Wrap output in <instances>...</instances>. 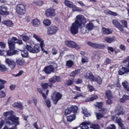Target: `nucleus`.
I'll use <instances>...</instances> for the list:
<instances>
[{"mask_svg": "<svg viewBox=\"0 0 129 129\" xmlns=\"http://www.w3.org/2000/svg\"><path fill=\"white\" fill-rule=\"evenodd\" d=\"M74 23L78 25V26L81 27L82 25L86 24V19H85L83 15H79L76 16V20Z\"/></svg>", "mask_w": 129, "mask_h": 129, "instance_id": "obj_2", "label": "nucleus"}, {"mask_svg": "<svg viewBox=\"0 0 129 129\" xmlns=\"http://www.w3.org/2000/svg\"><path fill=\"white\" fill-rule=\"evenodd\" d=\"M105 14L106 15H110V16H113L114 17L117 16V14L115 12H113L109 10H106L104 11Z\"/></svg>", "mask_w": 129, "mask_h": 129, "instance_id": "obj_29", "label": "nucleus"}, {"mask_svg": "<svg viewBox=\"0 0 129 129\" xmlns=\"http://www.w3.org/2000/svg\"><path fill=\"white\" fill-rule=\"evenodd\" d=\"M16 13L19 16H23L26 13V6L24 5L20 4L16 7Z\"/></svg>", "mask_w": 129, "mask_h": 129, "instance_id": "obj_4", "label": "nucleus"}, {"mask_svg": "<svg viewBox=\"0 0 129 129\" xmlns=\"http://www.w3.org/2000/svg\"><path fill=\"white\" fill-rule=\"evenodd\" d=\"M105 95L107 98H112V94L110 90H108L106 91Z\"/></svg>", "mask_w": 129, "mask_h": 129, "instance_id": "obj_37", "label": "nucleus"}, {"mask_svg": "<svg viewBox=\"0 0 129 129\" xmlns=\"http://www.w3.org/2000/svg\"><path fill=\"white\" fill-rule=\"evenodd\" d=\"M25 48L26 49V50H27V51L30 52V53H33V47L31 46V45H29L28 44L26 45L25 46Z\"/></svg>", "mask_w": 129, "mask_h": 129, "instance_id": "obj_39", "label": "nucleus"}, {"mask_svg": "<svg viewBox=\"0 0 129 129\" xmlns=\"http://www.w3.org/2000/svg\"><path fill=\"white\" fill-rule=\"evenodd\" d=\"M13 107H17L20 110L24 109V107H23V104L21 102H15L13 104Z\"/></svg>", "mask_w": 129, "mask_h": 129, "instance_id": "obj_24", "label": "nucleus"}, {"mask_svg": "<svg viewBox=\"0 0 129 129\" xmlns=\"http://www.w3.org/2000/svg\"><path fill=\"white\" fill-rule=\"evenodd\" d=\"M33 38L35 39L37 42L40 43V46L41 47L43 46H45L44 41L42 39V38H41V36L40 35H38L36 34H34L33 35Z\"/></svg>", "mask_w": 129, "mask_h": 129, "instance_id": "obj_11", "label": "nucleus"}, {"mask_svg": "<svg viewBox=\"0 0 129 129\" xmlns=\"http://www.w3.org/2000/svg\"><path fill=\"white\" fill-rule=\"evenodd\" d=\"M81 61L83 63H87L88 62V58L86 57H82Z\"/></svg>", "mask_w": 129, "mask_h": 129, "instance_id": "obj_53", "label": "nucleus"}, {"mask_svg": "<svg viewBox=\"0 0 129 129\" xmlns=\"http://www.w3.org/2000/svg\"><path fill=\"white\" fill-rule=\"evenodd\" d=\"M43 24L45 27L51 26V21L49 19H44L43 21Z\"/></svg>", "mask_w": 129, "mask_h": 129, "instance_id": "obj_33", "label": "nucleus"}, {"mask_svg": "<svg viewBox=\"0 0 129 129\" xmlns=\"http://www.w3.org/2000/svg\"><path fill=\"white\" fill-rule=\"evenodd\" d=\"M76 118V116L75 114L70 115L67 117L68 121H73Z\"/></svg>", "mask_w": 129, "mask_h": 129, "instance_id": "obj_32", "label": "nucleus"}, {"mask_svg": "<svg viewBox=\"0 0 129 129\" xmlns=\"http://www.w3.org/2000/svg\"><path fill=\"white\" fill-rule=\"evenodd\" d=\"M98 98V96L97 95H94L90 98V101H93V100H95V99H97Z\"/></svg>", "mask_w": 129, "mask_h": 129, "instance_id": "obj_58", "label": "nucleus"}, {"mask_svg": "<svg viewBox=\"0 0 129 129\" xmlns=\"http://www.w3.org/2000/svg\"><path fill=\"white\" fill-rule=\"evenodd\" d=\"M19 51L17 50L12 51V50H9L6 51V54L7 56H13L14 55H18Z\"/></svg>", "mask_w": 129, "mask_h": 129, "instance_id": "obj_19", "label": "nucleus"}, {"mask_svg": "<svg viewBox=\"0 0 129 129\" xmlns=\"http://www.w3.org/2000/svg\"><path fill=\"white\" fill-rule=\"evenodd\" d=\"M78 97H84V96H83L82 93H80L77 95L75 97H74V99H77Z\"/></svg>", "mask_w": 129, "mask_h": 129, "instance_id": "obj_61", "label": "nucleus"}, {"mask_svg": "<svg viewBox=\"0 0 129 129\" xmlns=\"http://www.w3.org/2000/svg\"><path fill=\"white\" fill-rule=\"evenodd\" d=\"M44 71L46 74H50L52 72H55V68L53 66L49 65L44 69Z\"/></svg>", "mask_w": 129, "mask_h": 129, "instance_id": "obj_13", "label": "nucleus"}, {"mask_svg": "<svg viewBox=\"0 0 129 129\" xmlns=\"http://www.w3.org/2000/svg\"><path fill=\"white\" fill-rule=\"evenodd\" d=\"M91 128H93V129H99V125L98 124H91L90 126Z\"/></svg>", "mask_w": 129, "mask_h": 129, "instance_id": "obj_49", "label": "nucleus"}, {"mask_svg": "<svg viewBox=\"0 0 129 129\" xmlns=\"http://www.w3.org/2000/svg\"><path fill=\"white\" fill-rule=\"evenodd\" d=\"M8 10V7L5 5L0 6V15L2 16H8L9 14Z\"/></svg>", "mask_w": 129, "mask_h": 129, "instance_id": "obj_12", "label": "nucleus"}, {"mask_svg": "<svg viewBox=\"0 0 129 129\" xmlns=\"http://www.w3.org/2000/svg\"><path fill=\"white\" fill-rule=\"evenodd\" d=\"M65 44L68 47H70V48H74L75 46V42L72 41H66Z\"/></svg>", "mask_w": 129, "mask_h": 129, "instance_id": "obj_30", "label": "nucleus"}, {"mask_svg": "<svg viewBox=\"0 0 129 129\" xmlns=\"http://www.w3.org/2000/svg\"><path fill=\"white\" fill-rule=\"evenodd\" d=\"M71 107L66 109L64 111V114L66 115H68V114H70L71 113Z\"/></svg>", "mask_w": 129, "mask_h": 129, "instance_id": "obj_48", "label": "nucleus"}, {"mask_svg": "<svg viewBox=\"0 0 129 129\" xmlns=\"http://www.w3.org/2000/svg\"><path fill=\"white\" fill-rule=\"evenodd\" d=\"M116 122L118 123V125L120 126L121 127V129H125V127L124 126H123V124H122V121L121 120V119L120 118H116Z\"/></svg>", "mask_w": 129, "mask_h": 129, "instance_id": "obj_25", "label": "nucleus"}, {"mask_svg": "<svg viewBox=\"0 0 129 129\" xmlns=\"http://www.w3.org/2000/svg\"><path fill=\"white\" fill-rule=\"evenodd\" d=\"M6 42H0V47L1 49H5L6 48Z\"/></svg>", "mask_w": 129, "mask_h": 129, "instance_id": "obj_55", "label": "nucleus"}, {"mask_svg": "<svg viewBox=\"0 0 129 129\" xmlns=\"http://www.w3.org/2000/svg\"><path fill=\"white\" fill-rule=\"evenodd\" d=\"M0 70L1 71H3V72H5V71H7L8 70V68L6 67V66L4 64H1L0 66Z\"/></svg>", "mask_w": 129, "mask_h": 129, "instance_id": "obj_41", "label": "nucleus"}, {"mask_svg": "<svg viewBox=\"0 0 129 129\" xmlns=\"http://www.w3.org/2000/svg\"><path fill=\"white\" fill-rule=\"evenodd\" d=\"M112 98H107V100L106 101V104L110 105L112 103Z\"/></svg>", "mask_w": 129, "mask_h": 129, "instance_id": "obj_63", "label": "nucleus"}, {"mask_svg": "<svg viewBox=\"0 0 129 129\" xmlns=\"http://www.w3.org/2000/svg\"><path fill=\"white\" fill-rule=\"evenodd\" d=\"M6 93L3 91H0V97L1 98H3L4 97H6Z\"/></svg>", "mask_w": 129, "mask_h": 129, "instance_id": "obj_54", "label": "nucleus"}, {"mask_svg": "<svg viewBox=\"0 0 129 129\" xmlns=\"http://www.w3.org/2000/svg\"><path fill=\"white\" fill-rule=\"evenodd\" d=\"M20 37L21 38V39L24 41V42H26V43H28L30 41V37L29 36L22 34L20 35Z\"/></svg>", "mask_w": 129, "mask_h": 129, "instance_id": "obj_26", "label": "nucleus"}, {"mask_svg": "<svg viewBox=\"0 0 129 129\" xmlns=\"http://www.w3.org/2000/svg\"><path fill=\"white\" fill-rule=\"evenodd\" d=\"M40 44L39 43L36 44L34 45L33 53H39L40 52Z\"/></svg>", "mask_w": 129, "mask_h": 129, "instance_id": "obj_28", "label": "nucleus"}, {"mask_svg": "<svg viewBox=\"0 0 129 129\" xmlns=\"http://www.w3.org/2000/svg\"><path fill=\"white\" fill-rule=\"evenodd\" d=\"M99 111L100 112V113L103 114V115L104 114H105V113H107V112H108V110H107V109L104 108L100 109L99 110Z\"/></svg>", "mask_w": 129, "mask_h": 129, "instance_id": "obj_46", "label": "nucleus"}, {"mask_svg": "<svg viewBox=\"0 0 129 129\" xmlns=\"http://www.w3.org/2000/svg\"><path fill=\"white\" fill-rule=\"evenodd\" d=\"M5 117L6 118L5 119L6 123L7 124H15V125H18L20 124V121H19V117L15 116L14 115V112L13 111H9L5 112L3 113Z\"/></svg>", "mask_w": 129, "mask_h": 129, "instance_id": "obj_1", "label": "nucleus"}, {"mask_svg": "<svg viewBox=\"0 0 129 129\" xmlns=\"http://www.w3.org/2000/svg\"><path fill=\"white\" fill-rule=\"evenodd\" d=\"M85 78L86 79H90L91 81H95V78L94 77V76H93L92 73L90 72L86 73L85 75Z\"/></svg>", "mask_w": 129, "mask_h": 129, "instance_id": "obj_17", "label": "nucleus"}, {"mask_svg": "<svg viewBox=\"0 0 129 129\" xmlns=\"http://www.w3.org/2000/svg\"><path fill=\"white\" fill-rule=\"evenodd\" d=\"M54 79L56 82H59L62 80V79L58 76H54Z\"/></svg>", "mask_w": 129, "mask_h": 129, "instance_id": "obj_62", "label": "nucleus"}, {"mask_svg": "<svg viewBox=\"0 0 129 129\" xmlns=\"http://www.w3.org/2000/svg\"><path fill=\"white\" fill-rule=\"evenodd\" d=\"M125 62H128V64H127V69H125V68H124V67H122L118 71L119 75H123V74H124V73H126V72H129V56H127L123 61V63H125Z\"/></svg>", "mask_w": 129, "mask_h": 129, "instance_id": "obj_5", "label": "nucleus"}, {"mask_svg": "<svg viewBox=\"0 0 129 129\" xmlns=\"http://www.w3.org/2000/svg\"><path fill=\"white\" fill-rule=\"evenodd\" d=\"M96 82L98 84H101V83H102V79L99 77H98L96 80Z\"/></svg>", "mask_w": 129, "mask_h": 129, "instance_id": "obj_52", "label": "nucleus"}, {"mask_svg": "<svg viewBox=\"0 0 129 129\" xmlns=\"http://www.w3.org/2000/svg\"><path fill=\"white\" fill-rule=\"evenodd\" d=\"M86 29L88 30V31H91L93 30V29H94V24L93 23L90 22L89 23L86 24Z\"/></svg>", "mask_w": 129, "mask_h": 129, "instance_id": "obj_23", "label": "nucleus"}, {"mask_svg": "<svg viewBox=\"0 0 129 129\" xmlns=\"http://www.w3.org/2000/svg\"><path fill=\"white\" fill-rule=\"evenodd\" d=\"M79 73H80V70L79 69L73 72L71 74V76L72 77H75V76H76L77 74H79Z\"/></svg>", "mask_w": 129, "mask_h": 129, "instance_id": "obj_36", "label": "nucleus"}, {"mask_svg": "<svg viewBox=\"0 0 129 129\" xmlns=\"http://www.w3.org/2000/svg\"><path fill=\"white\" fill-rule=\"evenodd\" d=\"M45 102L47 107H51V102L50 100H49V99L45 100Z\"/></svg>", "mask_w": 129, "mask_h": 129, "instance_id": "obj_60", "label": "nucleus"}, {"mask_svg": "<svg viewBox=\"0 0 129 129\" xmlns=\"http://www.w3.org/2000/svg\"><path fill=\"white\" fill-rule=\"evenodd\" d=\"M15 44L16 43H8L10 50H15V49H16V46H15Z\"/></svg>", "mask_w": 129, "mask_h": 129, "instance_id": "obj_47", "label": "nucleus"}, {"mask_svg": "<svg viewBox=\"0 0 129 129\" xmlns=\"http://www.w3.org/2000/svg\"><path fill=\"white\" fill-rule=\"evenodd\" d=\"M2 24L7 27H13L14 25V23L11 20H4L2 22Z\"/></svg>", "mask_w": 129, "mask_h": 129, "instance_id": "obj_22", "label": "nucleus"}, {"mask_svg": "<svg viewBox=\"0 0 129 129\" xmlns=\"http://www.w3.org/2000/svg\"><path fill=\"white\" fill-rule=\"evenodd\" d=\"M121 23L122 24V26L124 28H127V22L124 21V20H121Z\"/></svg>", "mask_w": 129, "mask_h": 129, "instance_id": "obj_45", "label": "nucleus"}, {"mask_svg": "<svg viewBox=\"0 0 129 129\" xmlns=\"http://www.w3.org/2000/svg\"><path fill=\"white\" fill-rule=\"evenodd\" d=\"M102 32L103 35H109L112 33V30L105 27H102Z\"/></svg>", "mask_w": 129, "mask_h": 129, "instance_id": "obj_21", "label": "nucleus"}, {"mask_svg": "<svg viewBox=\"0 0 129 129\" xmlns=\"http://www.w3.org/2000/svg\"><path fill=\"white\" fill-rule=\"evenodd\" d=\"M83 113H84L85 116H86V117H88V116H90V113H88V112H87V109H85L84 110H83Z\"/></svg>", "mask_w": 129, "mask_h": 129, "instance_id": "obj_51", "label": "nucleus"}, {"mask_svg": "<svg viewBox=\"0 0 129 129\" xmlns=\"http://www.w3.org/2000/svg\"><path fill=\"white\" fill-rule=\"evenodd\" d=\"M41 86L43 89H47V88L49 87V84L48 83L41 84Z\"/></svg>", "mask_w": 129, "mask_h": 129, "instance_id": "obj_50", "label": "nucleus"}, {"mask_svg": "<svg viewBox=\"0 0 129 129\" xmlns=\"http://www.w3.org/2000/svg\"><path fill=\"white\" fill-rule=\"evenodd\" d=\"M45 15L46 17H54L55 16V10L53 9H48L46 11Z\"/></svg>", "mask_w": 129, "mask_h": 129, "instance_id": "obj_16", "label": "nucleus"}, {"mask_svg": "<svg viewBox=\"0 0 129 129\" xmlns=\"http://www.w3.org/2000/svg\"><path fill=\"white\" fill-rule=\"evenodd\" d=\"M64 5L67 6V7H68V8H71L73 9V12H83V10L76 7V6L73 5V3L70 1L65 0Z\"/></svg>", "mask_w": 129, "mask_h": 129, "instance_id": "obj_3", "label": "nucleus"}, {"mask_svg": "<svg viewBox=\"0 0 129 129\" xmlns=\"http://www.w3.org/2000/svg\"><path fill=\"white\" fill-rule=\"evenodd\" d=\"M57 31H58V27L51 26L48 28L47 34L48 35H54V34L57 33Z\"/></svg>", "mask_w": 129, "mask_h": 129, "instance_id": "obj_10", "label": "nucleus"}, {"mask_svg": "<svg viewBox=\"0 0 129 129\" xmlns=\"http://www.w3.org/2000/svg\"><path fill=\"white\" fill-rule=\"evenodd\" d=\"M16 62L18 65L20 66H23L25 64V60L23 59L17 58L16 60Z\"/></svg>", "mask_w": 129, "mask_h": 129, "instance_id": "obj_31", "label": "nucleus"}, {"mask_svg": "<svg viewBox=\"0 0 129 129\" xmlns=\"http://www.w3.org/2000/svg\"><path fill=\"white\" fill-rule=\"evenodd\" d=\"M70 107H71V110L72 111H73L74 113H75L76 112H77V110H78V107L76 106H72Z\"/></svg>", "mask_w": 129, "mask_h": 129, "instance_id": "obj_40", "label": "nucleus"}, {"mask_svg": "<svg viewBox=\"0 0 129 129\" xmlns=\"http://www.w3.org/2000/svg\"><path fill=\"white\" fill-rule=\"evenodd\" d=\"M112 23L113 26H114L115 28H117V29H118L120 32H123V26H122V25L120 24V23H119L117 20L114 19L112 20Z\"/></svg>", "mask_w": 129, "mask_h": 129, "instance_id": "obj_9", "label": "nucleus"}, {"mask_svg": "<svg viewBox=\"0 0 129 129\" xmlns=\"http://www.w3.org/2000/svg\"><path fill=\"white\" fill-rule=\"evenodd\" d=\"M90 124L89 121H85L80 124L81 129H89L88 125Z\"/></svg>", "mask_w": 129, "mask_h": 129, "instance_id": "obj_18", "label": "nucleus"}, {"mask_svg": "<svg viewBox=\"0 0 129 129\" xmlns=\"http://www.w3.org/2000/svg\"><path fill=\"white\" fill-rule=\"evenodd\" d=\"M62 98V94L59 92H54L52 96V99L54 104H57V102Z\"/></svg>", "mask_w": 129, "mask_h": 129, "instance_id": "obj_8", "label": "nucleus"}, {"mask_svg": "<svg viewBox=\"0 0 129 129\" xmlns=\"http://www.w3.org/2000/svg\"><path fill=\"white\" fill-rule=\"evenodd\" d=\"M17 40L18 38H17V37H12L10 39H8V43L16 44V42H17Z\"/></svg>", "mask_w": 129, "mask_h": 129, "instance_id": "obj_34", "label": "nucleus"}, {"mask_svg": "<svg viewBox=\"0 0 129 129\" xmlns=\"http://www.w3.org/2000/svg\"><path fill=\"white\" fill-rule=\"evenodd\" d=\"M51 53L52 55H57L58 51L57 49H55V48H53L51 50Z\"/></svg>", "mask_w": 129, "mask_h": 129, "instance_id": "obj_59", "label": "nucleus"}, {"mask_svg": "<svg viewBox=\"0 0 129 129\" xmlns=\"http://www.w3.org/2000/svg\"><path fill=\"white\" fill-rule=\"evenodd\" d=\"M21 56L23 58H27L29 56V53L27 50L21 51Z\"/></svg>", "mask_w": 129, "mask_h": 129, "instance_id": "obj_35", "label": "nucleus"}, {"mask_svg": "<svg viewBox=\"0 0 129 129\" xmlns=\"http://www.w3.org/2000/svg\"><path fill=\"white\" fill-rule=\"evenodd\" d=\"M107 129H116V128L115 127V125L112 124H111L108 127H107Z\"/></svg>", "mask_w": 129, "mask_h": 129, "instance_id": "obj_64", "label": "nucleus"}, {"mask_svg": "<svg viewBox=\"0 0 129 129\" xmlns=\"http://www.w3.org/2000/svg\"><path fill=\"white\" fill-rule=\"evenodd\" d=\"M5 63H6L7 65H8L9 67H10V68H11L12 70L15 69V68H16V66H17V63H16V61H15L14 59H12L11 58H6Z\"/></svg>", "mask_w": 129, "mask_h": 129, "instance_id": "obj_6", "label": "nucleus"}, {"mask_svg": "<svg viewBox=\"0 0 129 129\" xmlns=\"http://www.w3.org/2000/svg\"><path fill=\"white\" fill-rule=\"evenodd\" d=\"M32 23L33 27H39L41 25V22L37 18L32 20Z\"/></svg>", "mask_w": 129, "mask_h": 129, "instance_id": "obj_20", "label": "nucleus"}, {"mask_svg": "<svg viewBox=\"0 0 129 129\" xmlns=\"http://www.w3.org/2000/svg\"><path fill=\"white\" fill-rule=\"evenodd\" d=\"M103 105V104L102 103V102H97L96 106L97 107H98V108H101V107H102Z\"/></svg>", "mask_w": 129, "mask_h": 129, "instance_id": "obj_57", "label": "nucleus"}, {"mask_svg": "<svg viewBox=\"0 0 129 129\" xmlns=\"http://www.w3.org/2000/svg\"><path fill=\"white\" fill-rule=\"evenodd\" d=\"M73 82H74V81H73V80H69L66 82V84L67 85H72V84H73Z\"/></svg>", "mask_w": 129, "mask_h": 129, "instance_id": "obj_56", "label": "nucleus"}, {"mask_svg": "<svg viewBox=\"0 0 129 129\" xmlns=\"http://www.w3.org/2000/svg\"><path fill=\"white\" fill-rule=\"evenodd\" d=\"M87 45H88V46H90V47H92L93 48H103V47H104V45L99 44L97 43H93L91 41L88 42Z\"/></svg>", "mask_w": 129, "mask_h": 129, "instance_id": "obj_14", "label": "nucleus"}, {"mask_svg": "<svg viewBox=\"0 0 129 129\" xmlns=\"http://www.w3.org/2000/svg\"><path fill=\"white\" fill-rule=\"evenodd\" d=\"M122 86H123V88H124V89L127 90V88L128 87V83H127V82H126V81H125L124 82H123L122 83Z\"/></svg>", "mask_w": 129, "mask_h": 129, "instance_id": "obj_44", "label": "nucleus"}, {"mask_svg": "<svg viewBox=\"0 0 129 129\" xmlns=\"http://www.w3.org/2000/svg\"><path fill=\"white\" fill-rule=\"evenodd\" d=\"M104 40L106 42H107V43L110 44L111 43H112V42H114L115 41V38L114 37L111 38L108 36L105 37Z\"/></svg>", "mask_w": 129, "mask_h": 129, "instance_id": "obj_27", "label": "nucleus"}, {"mask_svg": "<svg viewBox=\"0 0 129 129\" xmlns=\"http://www.w3.org/2000/svg\"><path fill=\"white\" fill-rule=\"evenodd\" d=\"M74 64V63L71 60H68L66 63V66L69 68H71Z\"/></svg>", "mask_w": 129, "mask_h": 129, "instance_id": "obj_38", "label": "nucleus"}, {"mask_svg": "<svg viewBox=\"0 0 129 129\" xmlns=\"http://www.w3.org/2000/svg\"><path fill=\"white\" fill-rule=\"evenodd\" d=\"M115 112L117 115H123L125 113V112L123 111L121 106H118L117 108L115 109Z\"/></svg>", "mask_w": 129, "mask_h": 129, "instance_id": "obj_15", "label": "nucleus"}, {"mask_svg": "<svg viewBox=\"0 0 129 129\" xmlns=\"http://www.w3.org/2000/svg\"><path fill=\"white\" fill-rule=\"evenodd\" d=\"M34 5H36V6H42L43 5V1H34L33 2Z\"/></svg>", "mask_w": 129, "mask_h": 129, "instance_id": "obj_43", "label": "nucleus"}, {"mask_svg": "<svg viewBox=\"0 0 129 129\" xmlns=\"http://www.w3.org/2000/svg\"><path fill=\"white\" fill-rule=\"evenodd\" d=\"M80 27L81 26H79V25L74 22L70 27V31L72 35H76L77 34H78V29H79Z\"/></svg>", "mask_w": 129, "mask_h": 129, "instance_id": "obj_7", "label": "nucleus"}, {"mask_svg": "<svg viewBox=\"0 0 129 129\" xmlns=\"http://www.w3.org/2000/svg\"><path fill=\"white\" fill-rule=\"evenodd\" d=\"M95 113L97 119H100V118L103 117V114L100 113V111H99V113L96 112Z\"/></svg>", "mask_w": 129, "mask_h": 129, "instance_id": "obj_42", "label": "nucleus"}]
</instances>
